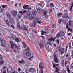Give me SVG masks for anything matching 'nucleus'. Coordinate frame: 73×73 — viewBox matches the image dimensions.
Listing matches in <instances>:
<instances>
[{
	"label": "nucleus",
	"instance_id": "nucleus-51",
	"mask_svg": "<svg viewBox=\"0 0 73 73\" xmlns=\"http://www.w3.org/2000/svg\"><path fill=\"white\" fill-rule=\"evenodd\" d=\"M18 40H19V39H18V38H15V40L16 41H17V42H18Z\"/></svg>",
	"mask_w": 73,
	"mask_h": 73
},
{
	"label": "nucleus",
	"instance_id": "nucleus-37",
	"mask_svg": "<svg viewBox=\"0 0 73 73\" xmlns=\"http://www.w3.org/2000/svg\"><path fill=\"white\" fill-rule=\"evenodd\" d=\"M17 26L18 27V28H20L21 27L20 25V24L17 23Z\"/></svg>",
	"mask_w": 73,
	"mask_h": 73
},
{
	"label": "nucleus",
	"instance_id": "nucleus-35",
	"mask_svg": "<svg viewBox=\"0 0 73 73\" xmlns=\"http://www.w3.org/2000/svg\"><path fill=\"white\" fill-rule=\"evenodd\" d=\"M62 21V20L61 19H59L58 21V24H60L61 23V21Z\"/></svg>",
	"mask_w": 73,
	"mask_h": 73
},
{
	"label": "nucleus",
	"instance_id": "nucleus-27",
	"mask_svg": "<svg viewBox=\"0 0 73 73\" xmlns=\"http://www.w3.org/2000/svg\"><path fill=\"white\" fill-rule=\"evenodd\" d=\"M56 37L57 38H59L60 37V33H58L56 35Z\"/></svg>",
	"mask_w": 73,
	"mask_h": 73
},
{
	"label": "nucleus",
	"instance_id": "nucleus-61",
	"mask_svg": "<svg viewBox=\"0 0 73 73\" xmlns=\"http://www.w3.org/2000/svg\"><path fill=\"white\" fill-rule=\"evenodd\" d=\"M18 71H19V72H20V71H21V70L20 69V68H18Z\"/></svg>",
	"mask_w": 73,
	"mask_h": 73
},
{
	"label": "nucleus",
	"instance_id": "nucleus-1",
	"mask_svg": "<svg viewBox=\"0 0 73 73\" xmlns=\"http://www.w3.org/2000/svg\"><path fill=\"white\" fill-rule=\"evenodd\" d=\"M37 11H38V12L39 13H43L44 16H41L39 17V19H40V20H41V19H44V17L46 18L48 16H49V15H48V13H47V12H45L44 11L43 9H41L40 7L38 8L37 9Z\"/></svg>",
	"mask_w": 73,
	"mask_h": 73
},
{
	"label": "nucleus",
	"instance_id": "nucleus-11",
	"mask_svg": "<svg viewBox=\"0 0 73 73\" xmlns=\"http://www.w3.org/2000/svg\"><path fill=\"white\" fill-rule=\"evenodd\" d=\"M1 44L2 46H3L5 47L6 46V45L5 44V41L3 40H2L1 42Z\"/></svg>",
	"mask_w": 73,
	"mask_h": 73
},
{
	"label": "nucleus",
	"instance_id": "nucleus-10",
	"mask_svg": "<svg viewBox=\"0 0 73 73\" xmlns=\"http://www.w3.org/2000/svg\"><path fill=\"white\" fill-rule=\"evenodd\" d=\"M38 45L39 47H40V48H42L44 47V43H43V42H40L39 43Z\"/></svg>",
	"mask_w": 73,
	"mask_h": 73
},
{
	"label": "nucleus",
	"instance_id": "nucleus-46",
	"mask_svg": "<svg viewBox=\"0 0 73 73\" xmlns=\"http://www.w3.org/2000/svg\"><path fill=\"white\" fill-rule=\"evenodd\" d=\"M35 24H34V25H32V26H33V27H34V28H35V27H36V25H35Z\"/></svg>",
	"mask_w": 73,
	"mask_h": 73
},
{
	"label": "nucleus",
	"instance_id": "nucleus-16",
	"mask_svg": "<svg viewBox=\"0 0 73 73\" xmlns=\"http://www.w3.org/2000/svg\"><path fill=\"white\" fill-rule=\"evenodd\" d=\"M17 14V11H13V17H16Z\"/></svg>",
	"mask_w": 73,
	"mask_h": 73
},
{
	"label": "nucleus",
	"instance_id": "nucleus-13",
	"mask_svg": "<svg viewBox=\"0 0 73 73\" xmlns=\"http://www.w3.org/2000/svg\"><path fill=\"white\" fill-rule=\"evenodd\" d=\"M39 20L38 18L34 20L32 22L33 24H36L37 23Z\"/></svg>",
	"mask_w": 73,
	"mask_h": 73
},
{
	"label": "nucleus",
	"instance_id": "nucleus-28",
	"mask_svg": "<svg viewBox=\"0 0 73 73\" xmlns=\"http://www.w3.org/2000/svg\"><path fill=\"white\" fill-rule=\"evenodd\" d=\"M53 66L54 68H55L56 66H58V64H56V63H55L54 64H53Z\"/></svg>",
	"mask_w": 73,
	"mask_h": 73
},
{
	"label": "nucleus",
	"instance_id": "nucleus-36",
	"mask_svg": "<svg viewBox=\"0 0 73 73\" xmlns=\"http://www.w3.org/2000/svg\"><path fill=\"white\" fill-rule=\"evenodd\" d=\"M4 63V61H2V60L1 61H0V65H2V64H3Z\"/></svg>",
	"mask_w": 73,
	"mask_h": 73
},
{
	"label": "nucleus",
	"instance_id": "nucleus-49",
	"mask_svg": "<svg viewBox=\"0 0 73 73\" xmlns=\"http://www.w3.org/2000/svg\"><path fill=\"white\" fill-rule=\"evenodd\" d=\"M42 3H40L39 4V6H42Z\"/></svg>",
	"mask_w": 73,
	"mask_h": 73
},
{
	"label": "nucleus",
	"instance_id": "nucleus-50",
	"mask_svg": "<svg viewBox=\"0 0 73 73\" xmlns=\"http://www.w3.org/2000/svg\"><path fill=\"white\" fill-rule=\"evenodd\" d=\"M68 31H72V29L70 28H68Z\"/></svg>",
	"mask_w": 73,
	"mask_h": 73
},
{
	"label": "nucleus",
	"instance_id": "nucleus-4",
	"mask_svg": "<svg viewBox=\"0 0 73 73\" xmlns=\"http://www.w3.org/2000/svg\"><path fill=\"white\" fill-rule=\"evenodd\" d=\"M36 16V15L34 14H32L31 16L29 17H28L27 18H25V19H27L28 20H32L33 19H35V17Z\"/></svg>",
	"mask_w": 73,
	"mask_h": 73
},
{
	"label": "nucleus",
	"instance_id": "nucleus-21",
	"mask_svg": "<svg viewBox=\"0 0 73 73\" xmlns=\"http://www.w3.org/2000/svg\"><path fill=\"white\" fill-rule=\"evenodd\" d=\"M19 62L20 64H24L25 62L23 60V59H22L21 61L19 60L18 61Z\"/></svg>",
	"mask_w": 73,
	"mask_h": 73
},
{
	"label": "nucleus",
	"instance_id": "nucleus-26",
	"mask_svg": "<svg viewBox=\"0 0 73 73\" xmlns=\"http://www.w3.org/2000/svg\"><path fill=\"white\" fill-rule=\"evenodd\" d=\"M54 6V5L52 3H51L50 5V8H53Z\"/></svg>",
	"mask_w": 73,
	"mask_h": 73
},
{
	"label": "nucleus",
	"instance_id": "nucleus-63",
	"mask_svg": "<svg viewBox=\"0 0 73 73\" xmlns=\"http://www.w3.org/2000/svg\"><path fill=\"white\" fill-rule=\"evenodd\" d=\"M65 9H62V11L63 12H65Z\"/></svg>",
	"mask_w": 73,
	"mask_h": 73
},
{
	"label": "nucleus",
	"instance_id": "nucleus-42",
	"mask_svg": "<svg viewBox=\"0 0 73 73\" xmlns=\"http://www.w3.org/2000/svg\"><path fill=\"white\" fill-rule=\"evenodd\" d=\"M56 42L58 44H59V43L60 42V41H59V39H57L56 40Z\"/></svg>",
	"mask_w": 73,
	"mask_h": 73
},
{
	"label": "nucleus",
	"instance_id": "nucleus-15",
	"mask_svg": "<svg viewBox=\"0 0 73 73\" xmlns=\"http://www.w3.org/2000/svg\"><path fill=\"white\" fill-rule=\"evenodd\" d=\"M62 19H65L66 18H68V19H69V18H68V15L66 14H65L64 16H62Z\"/></svg>",
	"mask_w": 73,
	"mask_h": 73
},
{
	"label": "nucleus",
	"instance_id": "nucleus-3",
	"mask_svg": "<svg viewBox=\"0 0 73 73\" xmlns=\"http://www.w3.org/2000/svg\"><path fill=\"white\" fill-rule=\"evenodd\" d=\"M13 46H14L15 47V48H16L17 49H19V46L17 45V44H16L14 43V44H11V50H13L14 53H16V51L14 49V48L13 47Z\"/></svg>",
	"mask_w": 73,
	"mask_h": 73
},
{
	"label": "nucleus",
	"instance_id": "nucleus-25",
	"mask_svg": "<svg viewBox=\"0 0 73 73\" xmlns=\"http://www.w3.org/2000/svg\"><path fill=\"white\" fill-rule=\"evenodd\" d=\"M22 44L23 45L24 48H27V44H25V43L24 42H22Z\"/></svg>",
	"mask_w": 73,
	"mask_h": 73
},
{
	"label": "nucleus",
	"instance_id": "nucleus-32",
	"mask_svg": "<svg viewBox=\"0 0 73 73\" xmlns=\"http://www.w3.org/2000/svg\"><path fill=\"white\" fill-rule=\"evenodd\" d=\"M7 17L9 19H10L11 17V16L10 14L9 13L7 14Z\"/></svg>",
	"mask_w": 73,
	"mask_h": 73
},
{
	"label": "nucleus",
	"instance_id": "nucleus-34",
	"mask_svg": "<svg viewBox=\"0 0 73 73\" xmlns=\"http://www.w3.org/2000/svg\"><path fill=\"white\" fill-rule=\"evenodd\" d=\"M2 7L3 8H7V6L5 5H4L2 6Z\"/></svg>",
	"mask_w": 73,
	"mask_h": 73
},
{
	"label": "nucleus",
	"instance_id": "nucleus-12",
	"mask_svg": "<svg viewBox=\"0 0 73 73\" xmlns=\"http://www.w3.org/2000/svg\"><path fill=\"white\" fill-rule=\"evenodd\" d=\"M22 16V14L19 12L18 13L17 15V19H21Z\"/></svg>",
	"mask_w": 73,
	"mask_h": 73
},
{
	"label": "nucleus",
	"instance_id": "nucleus-20",
	"mask_svg": "<svg viewBox=\"0 0 73 73\" xmlns=\"http://www.w3.org/2000/svg\"><path fill=\"white\" fill-rule=\"evenodd\" d=\"M6 53L8 55H9V56L11 55V52L9 50H7L6 51Z\"/></svg>",
	"mask_w": 73,
	"mask_h": 73
},
{
	"label": "nucleus",
	"instance_id": "nucleus-6",
	"mask_svg": "<svg viewBox=\"0 0 73 73\" xmlns=\"http://www.w3.org/2000/svg\"><path fill=\"white\" fill-rule=\"evenodd\" d=\"M32 14V13L30 11H28L26 15H24V18L25 19H28V17H29L30 15Z\"/></svg>",
	"mask_w": 73,
	"mask_h": 73
},
{
	"label": "nucleus",
	"instance_id": "nucleus-58",
	"mask_svg": "<svg viewBox=\"0 0 73 73\" xmlns=\"http://www.w3.org/2000/svg\"><path fill=\"white\" fill-rule=\"evenodd\" d=\"M68 63V61H67L65 62V66H66V65L67 64V63Z\"/></svg>",
	"mask_w": 73,
	"mask_h": 73
},
{
	"label": "nucleus",
	"instance_id": "nucleus-57",
	"mask_svg": "<svg viewBox=\"0 0 73 73\" xmlns=\"http://www.w3.org/2000/svg\"><path fill=\"white\" fill-rule=\"evenodd\" d=\"M71 5H72V6H71V8H72L73 7V3H72Z\"/></svg>",
	"mask_w": 73,
	"mask_h": 73
},
{
	"label": "nucleus",
	"instance_id": "nucleus-24",
	"mask_svg": "<svg viewBox=\"0 0 73 73\" xmlns=\"http://www.w3.org/2000/svg\"><path fill=\"white\" fill-rule=\"evenodd\" d=\"M28 8V5H25L23 6V8L24 9H27Z\"/></svg>",
	"mask_w": 73,
	"mask_h": 73
},
{
	"label": "nucleus",
	"instance_id": "nucleus-62",
	"mask_svg": "<svg viewBox=\"0 0 73 73\" xmlns=\"http://www.w3.org/2000/svg\"><path fill=\"white\" fill-rule=\"evenodd\" d=\"M70 11H71V12H72V8H70Z\"/></svg>",
	"mask_w": 73,
	"mask_h": 73
},
{
	"label": "nucleus",
	"instance_id": "nucleus-53",
	"mask_svg": "<svg viewBox=\"0 0 73 73\" xmlns=\"http://www.w3.org/2000/svg\"><path fill=\"white\" fill-rule=\"evenodd\" d=\"M11 27L12 28H13V29H15V27H14V26L13 25H11Z\"/></svg>",
	"mask_w": 73,
	"mask_h": 73
},
{
	"label": "nucleus",
	"instance_id": "nucleus-38",
	"mask_svg": "<svg viewBox=\"0 0 73 73\" xmlns=\"http://www.w3.org/2000/svg\"><path fill=\"white\" fill-rule=\"evenodd\" d=\"M57 16H61V15H62V13H60L57 14Z\"/></svg>",
	"mask_w": 73,
	"mask_h": 73
},
{
	"label": "nucleus",
	"instance_id": "nucleus-64",
	"mask_svg": "<svg viewBox=\"0 0 73 73\" xmlns=\"http://www.w3.org/2000/svg\"><path fill=\"white\" fill-rule=\"evenodd\" d=\"M6 69V67H3V69Z\"/></svg>",
	"mask_w": 73,
	"mask_h": 73
},
{
	"label": "nucleus",
	"instance_id": "nucleus-2",
	"mask_svg": "<svg viewBox=\"0 0 73 73\" xmlns=\"http://www.w3.org/2000/svg\"><path fill=\"white\" fill-rule=\"evenodd\" d=\"M24 54H25V55H27L26 58L28 59H31V60H32V59L34 58V57H33V56H32L31 58V52L29 51V47H27V49L25 50Z\"/></svg>",
	"mask_w": 73,
	"mask_h": 73
},
{
	"label": "nucleus",
	"instance_id": "nucleus-23",
	"mask_svg": "<svg viewBox=\"0 0 73 73\" xmlns=\"http://www.w3.org/2000/svg\"><path fill=\"white\" fill-rule=\"evenodd\" d=\"M56 70L55 71L54 73H59V72H58V67H56Z\"/></svg>",
	"mask_w": 73,
	"mask_h": 73
},
{
	"label": "nucleus",
	"instance_id": "nucleus-31",
	"mask_svg": "<svg viewBox=\"0 0 73 73\" xmlns=\"http://www.w3.org/2000/svg\"><path fill=\"white\" fill-rule=\"evenodd\" d=\"M72 21L71 20H69V25H72Z\"/></svg>",
	"mask_w": 73,
	"mask_h": 73
},
{
	"label": "nucleus",
	"instance_id": "nucleus-55",
	"mask_svg": "<svg viewBox=\"0 0 73 73\" xmlns=\"http://www.w3.org/2000/svg\"><path fill=\"white\" fill-rule=\"evenodd\" d=\"M52 11V9H51L50 10L49 12L50 13H51Z\"/></svg>",
	"mask_w": 73,
	"mask_h": 73
},
{
	"label": "nucleus",
	"instance_id": "nucleus-17",
	"mask_svg": "<svg viewBox=\"0 0 73 73\" xmlns=\"http://www.w3.org/2000/svg\"><path fill=\"white\" fill-rule=\"evenodd\" d=\"M29 70L30 72L31 73H34L35 72V69L33 68H30L29 69Z\"/></svg>",
	"mask_w": 73,
	"mask_h": 73
},
{
	"label": "nucleus",
	"instance_id": "nucleus-39",
	"mask_svg": "<svg viewBox=\"0 0 73 73\" xmlns=\"http://www.w3.org/2000/svg\"><path fill=\"white\" fill-rule=\"evenodd\" d=\"M47 44L48 45H51V43H50V41H48L47 42Z\"/></svg>",
	"mask_w": 73,
	"mask_h": 73
},
{
	"label": "nucleus",
	"instance_id": "nucleus-33",
	"mask_svg": "<svg viewBox=\"0 0 73 73\" xmlns=\"http://www.w3.org/2000/svg\"><path fill=\"white\" fill-rule=\"evenodd\" d=\"M33 12V14H33L34 15H35L36 14L37 12V11H32Z\"/></svg>",
	"mask_w": 73,
	"mask_h": 73
},
{
	"label": "nucleus",
	"instance_id": "nucleus-47",
	"mask_svg": "<svg viewBox=\"0 0 73 73\" xmlns=\"http://www.w3.org/2000/svg\"><path fill=\"white\" fill-rule=\"evenodd\" d=\"M62 22L63 24H66V22H65V21L64 20H63Z\"/></svg>",
	"mask_w": 73,
	"mask_h": 73
},
{
	"label": "nucleus",
	"instance_id": "nucleus-19",
	"mask_svg": "<svg viewBox=\"0 0 73 73\" xmlns=\"http://www.w3.org/2000/svg\"><path fill=\"white\" fill-rule=\"evenodd\" d=\"M22 15H23V14H25V13L27 12V11L25 10H24V11H21L19 12Z\"/></svg>",
	"mask_w": 73,
	"mask_h": 73
},
{
	"label": "nucleus",
	"instance_id": "nucleus-8",
	"mask_svg": "<svg viewBox=\"0 0 73 73\" xmlns=\"http://www.w3.org/2000/svg\"><path fill=\"white\" fill-rule=\"evenodd\" d=\"M7 72L8 73H15L13 71L12 68L10 67H8L7 68Z\"/></svg>",
	"mask_w": 73,
	"mask_h": 73
},
{
	"label": "nucleus",
	"instance_id": "nucleus-54",
	"mask_svg": "<svg viewBox=\"0 0 73 73\" xmlns=\"http://www.w3.org/2000/svg\"><path fill=\"white\" fill-rule=\"evenodd\" d=\"M62 72L63 73H66V71L64 70H63Z\"/></svg>",
	"mask_w": 73,
	"mask_h": 73
},
{
	"label": "nucleus",
	"instance_id": "nucleus-29",
	"mask_svg": "<svg viewBox=\"0 0 73 73\" xmlns=\"http://www.w3.org/2000/svg\"><path fill=\"white\" fill-rule=\"evenodd\" d=\"M12 37L13 39H16V36L14 35H12Z\"/></svg>",
	"mask_w": 73,
	"mask_h": 73
},
{
	"label": "nucleus",
	"instance_id": "nucleus-56",
	"mask_svg": "<svg viewBox=\"0 0 73 73\" xmlns=\"http://www.w3.org/2000/svg\"><path fill=\"white\" fill-rule=\"evenodd\" d=\"M27 9H28L29 10V9H31V8L30 7H29V6H28V8H27Z\"/></svg>",
	"mask_w": 73,
	"mask_h": 73
},
{
	"label": "nucleus",
	"instance_id": "nucleus-5",
	"mask_svg": "<svg viewBox=\"0 0 73 73\" xmlns=\"http://www.w3.org/2000/svg\"><path fill=\"white\" fill-rule=\"evenodd\" d=\"M22 27H21V29H24L26 31H27V33H29V32L28 31V27H27V26L24 25V24H23L22 25Z\"/></svg>",
	"mask_w": 73,
	"mask_h": 73
},
{
	"label": "nucleus",
	"instance_id": "nucleus-52",
	"mask_svg": "<svg viewBox=\"0 0 73 73\" xmlns=\"http://www.w3.org/2000/svg\"><path fill=\"white\" fill-rule=\"evenodd\" d=\"M71 67L72 68H73V63H72L71 65Z\"/></svg>",
	"mask_w": 73,
	"mask_h": 73
},
{
	"label": "nucleus",
	"instance_id": "nucleus-41",
	"mask_svg": "<svg viewBox=\"0 0 73 73\" xmlns=\"http://www.w3.org/2000/svg\"><path fill=\"white\" fill-rule=\"evenodd\" d=\"M55 40H56V37H54L52 39V40L53 41H54V42Z\"/></svg>",
	"mask_w": 73,
	"mask_h": 73
},
{
	"label": "nucleus",
	"instance_id": "nucleus-60",
	"mask_svg": "<svg viewBox=\"0 0 73 73\" xmlns=\"http://www.w3.org/2000/svg\"><path fill=\"white\" fill-rule=\"evenodd\" d=\"M52 28H54V24H53L52 25Z\"/></svg>",
	"mask_w": 73,
	"mask_h": 73
},
{
	"label": "nucleus",
	"instance_id": "nucleus-22",
	"mask_svg": "<svg viewBox=\"0 0 73 73\" xmlns=\"http://www.w3.org/2000/svg\"><path fill=\"white\" fill-rule=\"evenodd\" d=\"M59 34H60V36H61V37H63L65 35L64 33L62 32H60L59 33Z\"/></svg>",
	"mask_w": 73,
	"mask_h": 73
},
{
	"label": "nucleus",
	"instance_id": "nucleus-7",
	"mask_svg": "<svg viewBox=\"0 0 73 73\" xmlns=\"http://www.w3.org/2000/svg\"><path fill=\"white\" fill-rule=\"evenodd\" d=\"M39 67L40 69V70L41 71V73H43L44 71H43V69H44V67L42 66V63H40L39 64Z\"/></svg>",
	"mask_w": 73,
	"mask_h": 73
},
{
	"label": "nucleus",
	"instance_id": "nucleus-30",
	"mask_svg": "<svg viewBox=\"0 0 73 73\" xmlns=\"http://www.w3.org/2000/svg\"><path fill=\"white\" fill-rule=\"evenodd\" d=\"M41 32H42V33H41V35H44V33H46V31H41Z\"/></svg>",
	"mask_w": 73,
	"mask_h": 73
},
{
	"label": "nucleus",
	"instance_id": "nucleus-40",
	"mask_svg": "<svg viewBox=\"0 0 73 73\" xmlns=\"http://www.w3.org/2000/svg\"><path fill=\"white\" fill-rule=\"evenodd\" d=\"M6 24H7V25L8 26V27H10L11 26V25H10V24H9L8 23H6Z\"/></svg>",
	"mask_w": 73,
	"mask_h": 73
},
{
	"label": "nucleus",
	"instance_id": "nucleus-59",
	"mask_svg": "<svg viewBox=\"0 0 73 73\" xmlns=\"http://www.w3.org/2000/svg\"><path fill=\"white\" fill-rule=\"evenodd\" d=\"M49 4H47V5H46V7H49Z\"/></svg>",
	"mask_w": 73,
	"mask_h": 73
},
{
	"label": "nucleus",
	"instance_id": "nucleus-48",
	"mask_svg": "<svg viewBox=\"0 0 73 73\" xmlns=\"http://www.w3.org/2000/svg\"><path fill=\"white\" fill-rule=\"evenodd\" d=\"M64 60H63L62 62V65H64Z\"/></svg>",
	"mask_w": 73,
	"mask_h": 73
},
{
	"label": "nucleus",
	"instance_id": "nucleus-44",
	"mask_svg": "<svg viewBox=\"0 0 73 73\" xmlns=\"http://www.w3.org/2000/svg\"><path fill=\"white\" fill-rule=\"evenodd\" d=\"M67 71L68 72V73H70V70H69V69L68 68H67Z\"/></svg>",
	"mask_w": 73,
	"mask_h": 73
},
{
	"label": "nucleus",
	"instance_id": "nucleus-14",
	"mask_svg": "<svg viewBox=\"0 0 73 73\" xmlns=\"http://www.w3.org/2000/svg\"><path fill=\"white\" fill-rule=\"evenodd\" d=\"M58 50L61 52L62 55L64 53V48H63L61 49H59Z\"/></svg>",
	"mask_w": 73,
	"mask_h": 73
},
{
	"label": "nucleus",
	"instance_id": "nucleus-45",
	"mask_svg": "<svg viewBox=\"0 0 73 73\" xmlns=\"http://www.w3.org/2000/svg\"><path fill=\"white\" fill-rule=\"evenodd\" d=\"M48 41H52V37L51 38H50V39H48Z\"/></svg>",
	"mask_w": 73,
	"mask_h": 73
},
{
	"label": "nucleus",
	"instance_id": "nucleus-9",
	"mask_svg": "<svg viewBox=\"0 0 73 73\" xmlns=\"http://www.w3.org/2000/svg\"><path fill=\"white\" fill-rule=\"evenodd\" d=\"M54 62H55V63H56L57 64L59 62V60L58 59H57V56H56V55H55L54 56Z\"/></svg>",
	"mask_w": 73,
	"mask_h": 73
},
{
	"label": "nucleus",
	"instance_id": "nucleus-18",
	"mask_svg": "<svg viewBox=\"0 0 73 73\" xmlns=\"http://www.w3.org/2000/svg\"><path fill=\"white\" fill-rule=\"evenodd\" d=\"M46 49L47 51L49 50V45H48V44L46 45Z\"/></svg>",
	"mask_w": 73,
	"mask_h": 73
},
{
	"label": "nucleus",
	"instance_id": "nucleus-43",
	"mask_svg": "<svg viewBox=\"0 0 73 73\" xmlns=\"http://www.w3.org/2000/svg\"><path fill=\"white\" fill-rule=\"evenodd\" d=\"M2 61V56L0 55V62Z\"/></svg>",
	"mask_w": 73,
	"mask_h": 73
}]
</instances>
